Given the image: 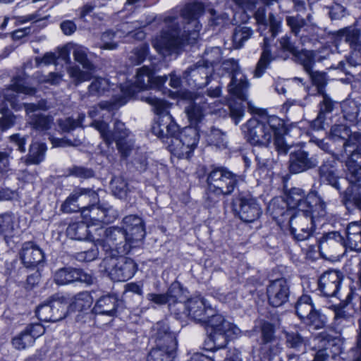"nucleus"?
I'll use <instances>...</instances> for the list:
<instances>
[{"mask_svg":"<svg viewBox=\"0 0 361 361\" xmlns=\"http://www.w3.org/2000/svg\"><path fill=\"white\" fill-rule=\"evenodd\" d=\"M204 11V6L200 2L188 4L176 13L172 11L163 18L161 32L152 39V47L163 56L176 53L189 36L197 37L202 27L198 18Z\"/></svg>","mask_w":361,"mask_h":361,"instance_id":"1","label":"nucleus"},{"mask_svg":"<svg viewBox=\"0 0 361 361\" xmlns=\"http://www.w3.org/2000/svg\"><path fill=\"white\" fill-rule=\"evenodd\" d=\"M66 212L79 209L90 212V218L101 223L109 224L118 217V212L106 202H99L97 193L90 188H76L62 205Z\"/></svg>","mask_w":361,"mask_h":361,"instance_id":"2","label":"nucleus"},{"mask_svg":"<svg viewBox=\"0 0 361 361\" xmlns=\"http://www.w3.org/2000/svg\"><path fill=\"white\" fill-rule=\"evenodd\" d=\"M246 126L247 140L252 145L267 146L274 138V145L278 153H288L290 146L284 140L286 128L279 118L270 116L266 121H259L255 118L250 119Z\"/></svg>","mask_w":361,"mask_h":361,"instance_id":"3","label":"nucleus"},{"mask_svg":"<svg viewBox=\"0 0 361 361\" xmlns=\"http://www.w3.org/2000/svg\"><path fill=\"white\" fill-rule=\"evenodd\" d=\"M327 216L326 203L309 209L295 210L289 220L290 233L296 240H305L311 235L314 227L322 222V225L324 224Z\"/></svg>","mask_w":361,"mask_h":361,"instance_id":"4","label":"nucleus"},{"mask_svg":"<svg viewBox=\"0 0 361 361\" xmlns=\"http://www.w3.org/2000/svg\"><path fill=\"white\" fill-rule=\"evenodd\" d=\"M141 99L152 105L157 115V121L152 128V133L156 136L165 143L167 140L179 135V126L169 114L165 101L151 94L142 96Z\"/></svg>","mask_w":361,"mask_h":361,"instance_id":"5","label":"nucleus"},{"mask_svg":"<svg viewBox=\"0 0 361 361\" xmlns=\"http://www.w3.org/2000/svg\"><path fill=\"white\" fill-rule=\"evenodd\" d=\"M244 182L243 176L236 174L224 166L214 167L207 177L208 198L212 195L217 197L230 196Z\"/></svg>","mask_w":361,"mask_h":361,"instance_id":"6","label":"nucleus"},{"mask_svg":"<svg viewBox=\"0 0 361 361\" xmlns=\"http://www.w3.org/2000/svg\"><path fill=\"white\" fill-rule=\"evenodd\" d=\"M221 94V87H216L209 89L207 91L206 97L204 94L195 93L192 97V102L185 108V112L188 118L195 123L200 122L205 114H213L221 109L222 104L219 102H212L214 98L219 97Z\"/></svg>","mask_w":361,"mask_h":361,"instance_id":"7","label":"nucleus"},{"mask_svg":"<svg viewBox=\"0 0 361 361\" xmlns=\"http://www.w3.org/2000/svg\"><path fill=\"white\" fill-rule=\"evenodd\" d=\"M204 324L210 329L209 339L214 343V347H212L211 350L224 348L227 344L228 338L237 335L240 331L215 310H212V314Z\"/></svg>","mask_w":361,"mask_h":361,"instance_id":"8","label":"nucleus"},{"mask_svg":"<svg viewBox=\"0 0 361 361\" xmlns=\"http://www.w3.org/2000/svg\"><path fill=\"white\" fill-rule=\"evenodd\" d=\"M97 237L92 240L102 246L104 250H116L119 255L128 253L130 248L126 233L122 228L109 227L104 229L99 227L96 229Z\"/></svg>","mask_w":361,"mask_h":361,"instance_id":"9","label":"nucleus"},{"mask_svg":"<svg viewBox=\"0 0 361 361\" xmlns=\"http://www.w3.org/2000/svg\"><path fill=\"white\" fill-rule=\"evenodd\" d=\"M234 212L245 222H253L262 214L257 200L249 192H239L232 201Z\"/></svg>","mask_w":361,"mask_h":361,"instance_id":"10","label":"nucleus"},{"mask_svg":"<svg viewBox=\"0 0 361 361\" xmlns=\"http://www.w3.org/2000/svg\"><path fill=\"white\" fill-rule=\"evenodd\" d=\"M105 270L110 278L116 281H125L133 276L136 271V264L128 257L120 256L110 257L104 260Z\"/></svg>","mask_w":361,"mask_h":361,"instance_id":"11","label":"nucleus"},{"mask_svg":"<svg viewBox=\"0 0 361 361\" xmlns=\"http://www.w3.org/2000/svg\"><path fill=\"white\" fill-rule=\"evenodd\" d=\"M177 312L179 314L181 310H183L188 317L197 322L203 323L212 314L211 306L207 302V300L201 297L197 296L188 299L185 303L178 302L176 303Z\"/></svg>","mask_w":361,"mask_h":361,"instance_id":"12","label":"nucleus"},{"mask_svg":"<svg viewBox=\"0 0 361 361\" xmlns=\"http://www.w3.org/2000/svg\"><path fill=\"white\" fill-rule=\"evenodd\" d=\"M166 76H156L155 72L152 69L144 66L137 69L134 87H130L121 96L126 97L128 99V97H131L135 92V90L133 88H137L138 90H144L159 87L166 82Z\"/></svg>","mask_w":361,"mask_h":361,"instance_id":"13","label":"nucleus"},{"mask_svg":"<svg viewBox=\"0 0 361 361\" xmlns=\"http://www.w3.org/2000/svg\"><path fill=\"white\" fill-rule=\"evenodd\" d=\"M325 203L316 192H310L307 196L300 188H292L286 195V204L290 209L301 210L317 207Z\"/></svg>","mask_w":361,"mask_h":361,"instance_id":"14","label":"nucleus"},{"mask_svg":"<svg viewBox=\"0 0 361 361\" xmlns=\"http://www.w3.org/2000/svg\"><path fill=\"white\" fill-rule=\"evenodd\" d=\"M53 279L59 286L68 285L76 281L87 285H91L94 282V278L91 274L72 267H65L57 269L53 275Z\"/></svg>","mask_w":361,"mask_h":361,"instance_id":"15","label":"nucleus"},{"mask_svg":"<svg viewBox=\"0 0 361 361\" xmlns=\"http://www.w3.org/2000/svg\"><path fill=\"white\" fill-rule=\"evenodd\" d=\"M331 158L323 161L322 165L319 167V176L320 179L331 185L337 190H341L339 182L338 171L337 169L336 160L343 161L345 159V154L343 152L333 153Z\"/></svg>","mask_w":361,"mask_h":361,"instance_id":"16","label":"nucleus"},{"mask_svg":"<svg viewBox=\"0 0 361 361\" xmlns=\"http://www.w3.org/2000/svg\"><path fill=\"white\" fill-rule=\"evenodd\" d=\"M268 302L274 307H279L288 301L290 286L285 279L272 281L267 287Z\"/></svg>","mask_w":361,"mask_h":361,"instance_id":"17","label":"nucleus"},{"mask_svg":"<svg viewBox=\"0 0 361 361\" xmlns=\"http://www.w3.org/2000/svg\"><path fill=\"white\" fill-rule=\"evenodd\" d=\"M210 65L201 64L199 62L194 66L190 67L186 70L183 75L188 80L190 84H192L199 88L207 86L214 73L212 62H209Z\"/></svg>","mask_w":361,"mask_h":361,"instance_id":"18","label":"nucleus"},{"mask_svg":"<svg viewBox=\"0 0 361 361\" xmlns=\"http://www.w3.org/2000/svg\"><path fill=\"white\" fill-rule=\"evenodd\" d=\"M151 338L159 348L176 349L177 342L175 334L170 331L166 321H160L153 325L151 329Z\"/></svg>","mask_w":361,"mask_h":361,"instance_id":"19","label":"nucleus"},{"mask_svg":"<svg viewBox=\"0 0 361 361\" xmlns=\"http://www.w3.org/2000/svg\"><path fill=\"white\" fill-rule=\"evenodd\" d=\"M92 126L99 132L101 137L108 146L114 142H117L118 139L124 140L129 135L128 130L126 128L125 124L120 121L115 122L113 132L108 130V124L102 121H94L92 123Z\"/></svg>","mask_w":361,"mask_h":361,"instance_id":"20","label":"nucleus"},{"mask_svg":"<svg viewBox=\"0 0 361 361\" xmlns=\"http://www.w3.org/2000/svg\"><path fill=\"white\" fill-rule=\"evenodd\" d=\"M19 257L25 268L32 269L44 263L45 258L42 250L31 241L23 244Z\"/></svg>","mask_w":361,"mask_h":361,"instance_id":"21","label":"nucleus"},{"mask_svg":"<svg viewBox=\"0 0 361 361\" xmlns=\"http://www.w3.org/2000/svg\"><path fill=\"white\" fill-rule=\"evenodd\" d=\"M288 169L292 173H299L316 167L318 160L316 157H310L309 153L299 149L289 156Z\"/></svg>","mask_w":361,"mask_h":361,"instance_id":"22","label":"nucleus"},{"mask_svg":"<svg viewBox=\"0 0 361 361\" xmlns=\"http://www.w3.org/2000/svg\"><path fill=\"white\" fill-rule=\"evenodd\" d=\"M25 109L29 116V125L37 131H45L51 128L53 124V117L36 112L41 107L39 104L33 103L24 104Z\"/></svg>","mask_w":361,"mask_h":361,"instance_id":"23","label":"nucleus"},{"mask_svg":"<svg viewBox=\"0 0 361 361\" xmlns=\"http://www.w3.org/2000/svg\"><path fill=\"white\" fill-rule=\"evenodd\" d=\"M343 279L342 274L336 270H328L324 272L319 280V288L324 295L335 296L338 291Z\"/></svg>","mask_w":361,"mask_h":361,"instance_id":"24","label":"nucleus"},{"mask_svg":"<svg viewBox=\"0 0 361 361\" xmlns=\"http://www.w3.org/2000/svg\"><path fill=\"white\" fill-rule=\"evenodd\" d=\"M330 137L334 142L341 140L343 142V154H347L348 147H357V142H359L360 135L354 133L350 135L348 127L343 125H334L330 131Z\"/></svg>","mask_w":361,"mask_h":361,"instance_id":"25","label":"nucleus"},{"mask_svg":"<svg viewBox=\"0 0 361 361\" xmlns=\"http://www.w3.org/2000/svg\"><path fill=\"white\" fill-rule=\"evenodd\" d=\"M349 152L350 156L345 161L346 179L361 188V151L356 147Z\"/></svg>","mask_w":361,"mask_h":361,"instance_id":"26","label":"nucleus"},{"mask_svg":"<svg viewBox=\"0 0 361 361\" xmlns=\"http://www.w3.org/2000/svg\"><path fill=\"white\" fill-rule=\"evenodd\" d=\"M26 80L27 78L24 73L15 76L12 79L9 87L4 91V95L5 99L11 102H13L16 97L19 93L29 95L34 94L36 90L29 87Z\"/></svg>","mask_w":361,"mask_h":361,"instance_id":"27","label":"nucleus"},{"mask_svg":"<svg viewBox=\"0 0 361 361\" xmlns=\"http://www.w3.org/2000/svg\"><path fill=\"white\" fill-rule=\"evenodd\" d=\"M118 300L114 295L100 297L96 302L92 312L96 314L114 317L116 314Z\"/></svg>","mask_w":361,"mask_h":361,"instance_id":"28","label":"nucleus"},{"mask_svg":"<svg viewBox=\"0 0 361 361\" xmlns=\"http://www.w3.org/2000/svg\"><path fill=\"white\" fill-rule=\"evenodd\" d=\"M343 238L337 231L324 233L319 240L321 253H335L342 246Z\"/></svg>","mask_w":361,"mask_h":361,"instance_id":"29","label":"nucleus"},{"mask_svg":"<svg viewBox=\"0 0 361 361\" xmlns=\"http://www.w3.org/2000/svg\"><path fill=\"white\" fill-rule=\"evenodd\" d=\"M248 88L249 82L247 78L243 74L239 73L231 78L228 85L229 94L240 101L247 100Z\"/></svg>","mask_w":361,"mask_h":361,"instance_id":"30","label":"nucleus"},{"mask_svg":"<svg viewBox=\"0 0 361 361\" xmlns=\"http://www.w3.org/2000/svg\"><path fill=\"white\" fill-rule=\"evenodd\" d=\"M190 121L192 123L196 124V126H188L183 128L181 132L179 131L178 137L183 141V144L191 149L192 152L198 143L200 133H202L204 130L201 128V126L200 125L201 121L195 123L190 119Z\"/></svg>","mask_w":361,"mask_h":361,"instance_id":"31","label":"nucleus"},{"mask_svg":"<svg viewBox=\"0 0 361 361\" xmlns=\"http://www.w3.org/2000/svg\"><path fill=\"white\" fill-rule=\"evenodd\" d=\"M66 233L70 238L77 240H89L93 242L92 238L97 237L96 232L92 234L88 225L84 222L70 224L66 229Z\"/></svg>","mask_w":361,"mask_h":361,"instance_id":"32","label":"nucleus"},{"mask_svg":"<svg viewBox=\"0 0 361 361\" xmlns=\"http://www.w3.org/2000/svg\"><path fill=\"white\" fill-rule=\"evenodd\" d=\"M172 292L173 288L171 287L168 291L164 294L148 293L147 295V299L157 305H163L167 303L169 310L172 313L179 315V312H177L176 305V303L178 302L172 295Z\"/></svg>","mask_w":361,"mask_h":361,"instance_id":"33","label":"nucleus"},{"mask_svg":"<svg viewBox=\"0 0 361 361\" xmlns=\"http://www.w3.org/2000/svg\"><path fill=\"white\" fill-rule=\"evenodd\" d=\"M270 43L271 41L267 37L264 38L262 47V52L253 73L255 78H260L262 76L270 62L273 59L271 54Z\"/></svg>","mask_w":361,"mask_h":361,"instance_id":"34","label":"nucleus"},{"mask_svg":"<svg viewBox=\"0 0 361 361\" xmlns=\"http://www.w3.org/2000/svg\"><path fill=\"white\" fill-rule=\"evenodd\" d=\"M293 58L296 63L302 66L307 74L313 70L316 63V53L313 50H298Z\"/></svg>","mask_w":361,"mask_h":361,"instance_id":"35","label":"nucleus"},{"mask_svg":"<svg viewBox=\"0 0 361 361\" xmlns=\"http://www.w3.org/2000/svg\"><path fill=\"white\" fill-rule=\"evenodd\" d=\"M14 237V218L12 214L6 213L0 215V242L4 240L10 245Z\"/></svg>","mask_w":361,"mask_h":361,"instance_id":"36","label":"nucleus"},{"mask_svg":"<svg viewBox=\"0 0 361 361\" xmlns=\"http://www.w3.org/2000/svg\"><path fill=\"white\" fill-rule=\"evenodd\" d=\"M165 144L171 153L178 159H189L192 155L191 149L183 144L178 135L167 140Z\"/></svg>","mask_w":361,"mask_h":361,"instance_id":"37","label":"nucleus"},{"mask_svg":"<svg viewBox=\"0 0 361 361\" xmlns=\"http://www.w3.org/2000/svg\"><path fill=\"white\" fill-rule=\"evenodd\" d=\"M276 49L275 56L283 60L288 59L290 54H292L293 57L298 51L295 44L291 41L290 37L288 35H284L278 39Z\"/></svg>","mask_w":361,"mask_h":361,"instance_id":"38","label":"nucleus"},{"mask_svg":"<svg viewBox=\"0 0 361 361\" xmlns=\"http://www.w3.org/2000/svg\"><path fill=\"white\" fill-rule=\"evenodd\" d=\"M52 309L51 314L54 315V321L57 322L63 319L67 312L68 302L66 298L59 295H54L50 300Z\"/></svg>","mask_w":361,"mask_h":361,"instance_id":"39","label":"nucleus"},{"mask_svg":"<svg viewBox=\"0 0 361 361\" xmlns=\"http://www.w3.org/2000/svg\"><path fill=\"white\" fill-rule=\"evenodd\" d=\"M110 83L108 79L102 77L94 78L87 88L90 96L101 97L109 92Z\"/></svg>","mask_w":361,"mask_h":361,"instance_id":"40","label":"nucleus"},{"mask_svg":"<svg viewBox=\"0 0 361 361\" xmlns=\"http://www.w3.org/2000/svg\"><path fill=\"white\" fill-rule=\"evenodd\" d=\"M126 102L127 99L123 96H119L118 98H114L110 101H102L99 103L97 106L93 107L90 111L89 115L91 118H94L98 114V109L110 111L124 105Z\"/></svg>","mask_w":361,"mask_h":361,"instance_id":"41","label":"nucleus"},{"mask_svg":"<svg viewBox=\"0 0 361 361\" xmlns=\"http://www.w3.org/2000/svg\"><path fill=\"white\" fill-rule=\"evenodd\" d=\"M253 30L247 26L239 25L237 26L233 32V45L235 49L241 48L245 42L248 40L252 35Z\"/></svg>","mask_w":361,"mask_h":361,"instance_id":"42","label":"nucleus"},{"mask_svg":"<svg viewBox=\"0 0 361 361\" xmlns=\"http://www.w3.org/2000/svg\"><path fill=\"white\" fill-rule=\"evenodd\" d=\"M338 37L340 40L348 43L353 50L356 49L357 45L361 41L360 40V31L357 28L346 27L340 30L338 32Z\"/></svg>","mask_w":361,"mask_h":361,"instance_id":"43","label":"nucleus"},{"mask_svg":"<svg viewBox=\"0 0 361 361\" xmlns=\"http://www.w3.org/2000/svg\"><path fill=\"white\" fill-rule=\"evenodd\" d=\"M314 310L311 298L307 295L300 296L296 304L295 311L297 315L303 322Z\"/></svg>","mask_w":361,"mask_h":361,"instance_id":"44","label":"nucleus"},{"mask_svg":"<svg viewBox=\"0 0 361 361\" xmlns=\"http://www.w3.org/2000/svg\"><path fill=\"white\" fill-rule=\"evenodd\" d=\"M93 71L82 70L78 66L74 65L67 69V73L71 78L73 84L76 86L83 82L88 81L92 78V72Z\"/></svg>","mask_w":361,"mask_h":361,"instance_id":"45","label":"nucleus"},{"mask_svg":"<svg viewBox=\"0 0 361 361\" xmlns=\"http://www.w3.org/2000/svg\"><path fill=\"white\" fill-rule=\"evenodd\" d=\"M202 133L206 135L207 141L210 145L218 148L226 147V135L221 130L212 127L209 131L204 130Z\"/></svg>","mask_w":361,"mask_h":361,"instance_id":"46","label":"nucleus"},{"mask_svg":"<svg viewBox=\"0 0 361 361\" xmlns=\"http://www.w3.org/2000/svg\"><path fill=\"white\" fill-rule=\"evenodd\" d=\"M73 55L75 61L82 65V68L88 71H94L95 66L87 58V49L83 46L75 45Z\"/></svg>","mask_w":361,"mask_h":361,"instance_id":"47","label":"nucleus"},{"mask_svg":"<svg viewBox=\"0 0 361 361\" xmlns=\"http://www.w3.org/2000/svg\"><path fill=\"white\" fill-rule=\"evenodd\" d=\"M93 302L91 294L87 291H82L76 294L71 303V305L78 311L82 312L89 309Z\"/></svg>","mask_w":361,"mask_h":361,"instance_id":"48","label":"nucleus"},{"mask_svg":"<svg viewBox=\"0 0 361 361\" xmlns=\"http://www.w3.org/2000/svg\"><path fill=\"white\" fill-rule=\"evenodd\" d=\"M111 188L114 196L125 199L130 192L128 183L122 176L114 178L111 181Z\"/></svg>","mask_w":361,"mask_h":361,"instance_id":"49","label":"nucleus"},{"mask_svg":"<svg viewBox=\"0 0 361 361\" xmlns=\"http://www.w3.org/2000/svg\"><path fill=\"white\" fill-rule=\"evenodd\" d=\"M343 117L350 123H354L359 113V106L357 103L351 99H347L343 102L341 104Z\"/></svg>","mask_w":361,"mask_h":361,"instance_id":"50","label":"nucleus"},{"mask_svg":"<svg viewBox=\"0 0 361 361\" xmlns=\"http://www.w3.org/2000/svg\"><path fill=\"white\" fill-rule=\"evenodd\" d=\"M303 322L314 329H319L325 326L327 318L319 310L314 309Z\"/></svg>","mask_w":361,"mask_h":361,"instance_id":"51","label":"nucleus"},{"mask_svg":"<svg viewBox=\"0 0 361 361\" xmlns=\"http://www.w3.org/2000/svg\"><path fill=\"white\" fill-rule=\"evenodd\" d=\"M174 350L156 346L150 351L147 361H173V351Z\"/></svg>","mask_w":361,"mask_h":361,"instance_id":"52","label":"nucleus"},{"mask_svg":"<svg viewBox=\"0 0 361 361\" xmlns=\"http://www.w3.org/2000/svg\"><path fill=\"white\" fill-rule=\"evenodd\" d=\"M287 25L290 27V32L295 37L299 34L302 28L307 25V21L300 15L288 16L286 18Z\"/></svg>","mask_w":361,"mask_h":361,"instance_id":"53","label":"nucleus"},{"mask_svg":"<svg viewBox=\"0 0 361 361\" xmlns=\"http://www.w3.org/2000/svg\"><path fill=\"white\" fill-rule=\"evenodd\" d=\"M286 342L290 348L300 350L305 348L308 340L298 332L286 334Z\"/></svg>","mask_w":361,"mask_h":361,"instance_id":"54","label":"nucleus"},{"mask_svg":"<svg viewBox=\"0 0 361 361\" xmlns=\"http://www.w3.org/2000/svg\"><path fill=\"white\" fill-rule=\"evenodd\" d=\"M148 52V44H142L130 53L128 59L132 65H138L144 61Z\"/></svg>","mask_w":361,"mask_h":361,"instance_id":"55","label":"nucleus"},{"mask_svg":"<svg viewBox=\"0 0 361 361\" xmlns=\"http://www.w3.org/2000/svg\"><path fill=\"white\" fill-rule=\"evenodd\" d=\"M313 85L317 87L319 94L324 92V87L327 84L326 73L322 71H314L307 73Z\"/></svg>","mask_w":361,"mask_h":361,"instance_id":"56","label":"nucleus"},{"mask_svg":"<svg viewBox=\"0 0 361 361\" xmlns=\"http://www.w3.org/2000/svg\"><path fill=\"white\" fill-rule=\"evenodd\" d=\"M34 343L32 338L27 335L25 331H21L12 339V345L18 350H25L32 346Z\"/></svg>","mask_w":361,"mask_h":361,"instance_id":"57","label":"nucleus"},{"mask_svg":"<svg viewBox=\"0 0 361 361\" xmlns=\"http://www.w3.org/2000/svg\"><path fill=\"white\" fill-rule=\"evenodd\" d=\"M84 119L85 115L81 114L78 116L77 119H73L70 117L66 118L65 119H60L58 121V123L60 128L63 132H70L74 130L75 128L80 126Z\"/></svg>","mask_w":361,"mask_h":361,"instance_id":"58","label":"nucleus"},{"mask_svg":"<svg viewBox=\"0 0 361 361\" xmlns=\"http://www.w3.org/2000/svg\"><path fill=\"white\" fill-rule=\"evenodd\" d=\"M242 102L243 101H241L240 102H237L235 101H231L229 102L228 106L230 109V116L231 118L234 121L235 125H238V123L244 116L245 110Z\"/></svg>","mask_w":361,"mask_h":361,"instance_id":"59","label":"nucleus"},{"mask_svg":"<svg viewBox=\"0 0 361 361\" xmlns=\"http://www.w3.org/2000/svg\"><path fill=\"white\" fill-rule=\"evenodd\" d=\"M51 307L50 300L47 303L42 304L39 305L36 310V314L39 319L45 322H52L54 321V315L51 314Z\"/></svg>","mask_w":361,"mask_h":361,"instance_id":"60","label":"nucleus"},{"mask_svg":"<svg viewBox=\"0 0 361 361\" xmlns=\"http://www.w3.org/2000/svg\"><path fill=\"white\" fill-rule=\"evenodd\" d=\"M128 236V240L130 245V248L134 243L142 241L145 236V229L144 225L135 227L132 231L125 232Z\"/></svg>","mask_w":361,"mask_h":361,"instance_id":"61","label":"nucleus"},{"mask_svg":"<svg viewBox=\"0 0 361 361\" xmlns=\"http://www.w3.org/2000/svg\"><path fill=\"white\" fill-rule=\"evenodd\" d=\"M123 228L125 232L132 231L135 227L144 225L142 219L136 215H128L123 219Z\"/></svg>","mask_w":361,"mask_h":361,"instance_id":"62","label":"nucleus"},{"mask_svg":"<svg viewBox=\"0 0 361 361\" xmlns=\"http://www.w3.org/2000/svg\"><path fill=\"white\" fill-rule=\"evenodd\" d=\"M209 13L211 16L209 20L211 25L223 26L229 21L228 16L226 13H217L215 10L210 9Z\"/></svg>","mask_w":361,"mask_h":361,"instance_id":"63","label":"nucleus"},{"mask_svg":"<svg viewBox=\"0 0 361 361\" xmlns=\"http://www.w3.org/2000/svg\"><path fill=\"white\" fill-rule=\"evenodd\" d=\"M320 94L322 95L323 99L320 102V109L317 121H319L323 119L324 114L331 112L334 109V102L331 98L324 92Z\"/></svg>","mask_w":361,"mask_h":361,"instance_id":"64","label":"nucleus"}]
</instances>
